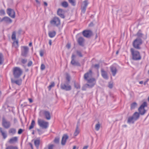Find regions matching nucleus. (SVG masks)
<instances>
[{
	"label": "nucleus",
	"instance_id": "1",
	"mask_svg": "<svg viewBox=\"0 0 149 149\" xmlns=\"http://www.w3.org/2000/svg\"><path fill=\"white\" fill-rule=\"evenodd\" d=\"M130 52L132 56V59L133 60L137 61L141 59V57L139 51L132 48L130 49Z\"/></svg>",
	"mask_w": 149,
	"mask_h": 149
},
{
	"label": "nucleus",
	"instance_id": "2",
	"mask_svg": "<svg viewBox=\"0 0 149 149\" xmlns=\"http://www.w3.org/2000/svg\"><path fill=\"white\" fill-rule=\"evenodd\" d=\"M13 75L15 78H19L22 74V71L19 67H15L13 69Z\"/></svg>",
	"mask_w": 149,
	"mask_h": 149
},
{
	"label": "nucleus",
	"instance_id": "3",
	"mask_svg": "<svg viewBox=\"0 0 149 149\" xmlns=\"http://www.w3.org/2000/svg\"><path fill=\"white\" fill-rule=\"evenodd\" d=\"M142 39L137 38L135 39L133 42V46L135 49H141L140 45L142 44Z\"/></svg>",
	"mask_w": 149,
	"mask_h": 149
},
{
	"label": "nucleus",
	"instance_id": "4",
	"mask_svg": "<svg viewBox=\"0 0 149 149\" xmlns=\"http://www.w3.org/2000/svg\"><path fill=\"white\" fill-rule=\"evenodd\" d=\"M147 106V104L146 102H144L140 106L138 109V111L141 115H143L146 113V110L144 109V108Z\"/></svg>",
	"mask_w": 149,
	"mask_h": 149
},
{
	"label": "nucleus",
	"instance_id": "5",
	"mask_svg": "<svg viewBox=\"0 0 149 149\" xmlns=\"http://www.w3.org/2000/svg\"><path fill=\"white\" fill-rule=\"evenodd\" d=\"M38 124L43 129H47L48 126V122L41 119H38Z\"/></svg>",
	"mask_w": 149,
	"mask_h": 149
},
{
	"label": "nucleus",
	"instance_id": "6",
	"mask_svg": "<svg viewBox=\"0 0 149 149\" xmlns=\"http://www.w3.org/2000/svg\"><path fill=\"white\" fill-rule=\"evenodd\" d=\"M68 82H65L64 84L62 83L61 84L60 87L61 89L66 91H69L71 89V87Z\"/></svg>",
	"mask_w": 149,
	"mask_h": 149
},
{
	"label": "nucleus",
	"instance_id": "7",
	"mask_svg": "<svg viewBox=\"0 0 149 149\" xmlns=\"http://www.w3.org/2000/svg\"><path fill=\"white\" fill-rule=\"evenodd\" d=\"M2 125L6 129H8L11 126L10 122L7 121L4 117H3L2 119Z\"/></svg>",
	"mask_w": 149,
	"mask_h": 149
},
{
	"label": "nucleus",
	"instance_id": "8",
	"mask_svg": "<svg viewBox=\"0 0 149 149\" xmlns=\"http://www.w3.org/2000/svg\"><path fill=\"white\" fill-rule=\"evenodd\" d=\"M50 23L52 25L58 26L60 24V20L59 18L55 17L50 21Z\"/></svg>",
	"mask_w": 149,
	"mask_h": 149
},
{
	"label": "nucleus",
	"instance_id": "9",
	"mask_svg": "<svg viewBox=\"0 0 149 149\" xmlns=\"http://www.w3.org/2000/svg\"><path fill=\"white\" fill-rule=\"evenodd\" d=\"M29 51V48L28 47L26 46L22 47L21 49V55L24 57H26Z\"/></svg>",
	"mask_w": 149,
	"mask_h": 149
},
{
	"label": "nucleus",
	"instance_id": "10",
	"mask_svg": "<svg viewBox=\"0 0 149 149\" xmlns=\"http://www.w3.org/2000/svg\"><path fill=\"white\" fill-rule=\"evenodd\" d=\"M87 81L89 84H86V85L88 86L89 88H92L95 85V80L94 78H90L86 80Z\"/></svg>",
	"mask_w": 149,
	"mask_h": 149
},
{
	"label": "nucleus",
	"instance_id": "11",
	"mask_svg": "<svg viewBox=\"0 0 149 149\" xmlns=\"http://www.w3.org/2000/svg\"><path fill=\"white\" fill-rule=\"evenodd\" d=\"M7 13L8 15L12 18L15 17V13L14 10L10 8H8L7 10Z\"/></svg>",
	"mask_w": 149,
	"mask_h": 149
},
{
	"label": "nucleus",
	"instance_id": "12",
	"mask_svg": "<svg viewBox=\"0 0 149 149\" xmlns=\"http://www.w3.org/2000/svg\"><path fill=\"white\" fill-rule=\"evenodd\" d=\"M92 32L91 30H84L82 32V34L85 37L87 38L90 37L92 35Z\"/></svg>",
	"mask_w": 149,
	"mask_h": 149
},
{
	"label": "nucleus",
	"instance_id": "13",
	"mask_svg": "<svg viewBox=\"0 0 149 149\" xmlns=\"http://www.w3.org/2000/svg\"><path fill=\"white\" fill-rule=\"evenodd\" d=\"M80 125V122L79 120L77 123L76 130L74 134V135L75 136H77L79 133L80 129L79 127Z\"/></svg>",
	"mask_w": 149,
	"mask_h": 149
},
{
	"label": "nucleus",
	"instance_id": "14",
	"mask_svg": "<svg viewBox=\"0 0 149 149\" xmlns=\"http://www.w3.org/2000/svg\"><path fill=\"white\" fill-rule=\"evenodd\" d=\"M0 20L1 22H4L5 23L9 24L12 22V20L8 17H4Z\"/></svg>",
	"mask_w": 149,
	"mask_h": 149
},
{
	"label": "nucleus",
	"instance_id": "15",
	"mask_svg": "<svg viewBox=\"0 0 149 149\" xmlns=\"http://www.w3.org/2000/svg\"><path fill=\"white\" fill-rule=\"evenodd\" d=\"M92 76V71L91 70H90L89 72H87L84 74V78L85 80H88V78L91 77Z\"/></svg>",
	"mask_w": 149,
	"mask_h": 149
},
{
	"label": "nucleus",
	"instance_id": "16",
	"mask_svg": "<svg viewBox=\"0 0 149 149\" xmlns=\"http://www.w3.org/2000/svg\"><path fill=\"white\" fill-rule=\"evenodd\" d=\"M101 71L102 76L103 78L106 79H108L109 77L108 76L107 72L103 68L101 69Z\"/></svg>",
	"mask_w": 149,
	"mask_h": 149
},
{
	"label": "nucleus",
	"instance_id": "17",
	"mask_svg": "<svg viewBox=\"0 0 149 149\" xmlns=\"http://www.w3.org/2000/svg\"><path fill=\"white\" fill-rule=\"evenodd\" d=\"M64 13V11L63 9L61 8L58 9L57 11V14L61 18H65Z\"/></svg>",
	"mask_w": 149,
	"mask_h": 149
},
{
	"label": "nucleus",
	"instance_id": "18",
	"mask_svg": "<svg viewBox=\"0 0 149 149\" xmlns=\"http://www.w3.org/2000/svg\"><path fill=\"white\" fill-rule=\"evenodd\" d=\"M42 113L45 115V118L48 120L51 119V116L50 112L48 111L44 110L42 111Z\"/></svg>",
	"mask_w": 149,
	"mask_h": 149
},
{
	"label": "nucleus",
	"instance_id": "19",
	"mask_svg": "<svg viewBox=\"0 0 149 149\" xmlns=\"http://www.w3.org/2000/svg\"><path fill=\"white\" fill-rule=\"evenodd\" d=\"M110 68L113 76H115L117 72V70L116 68L113 66H110Z\"/></svg>",
	"mask_w": 149,
	"mask_h": 149
},
{
	"label": "nucleus",
	"instance_id": "20",
	"mask_svg": "<svg viewBox=\"0 0 149 149\" xmlns=\"http://www.w3.org/2000/svg\"><path fill=\"white\" fill-rule=\"evenodd\" d=\"M68 138V136L66 134H65L63 135L62 137L61 143L63 145H65L66 142V140Z\"/></svg>",
	"mask_w": 149,
	"mask_h": 149
},
{
	"label": "nucleus",
	"instance_id": "21",
	"mask_svg": "<svg viewBox=\"0 0 149 149\" xmlns=\"http://www.w3.org/2000/svg\"><path fill=\"white\" fill-rule=\"evenodd\" d=\"M136 35L137 36V38H140L141 39V38H143L144 39H146V36L145 37H143L144 35L142 33L141 31L140 30L137 33Z\"/></svg>",
	"mask_w": 149,
	"mask_h": 149
},
{
	"label": "nucleus",
	"instance_id": "22",
	"mask_svg": "<svg viewBox=\"0 0 149 149\" xmlns=\"http://www.w3.org/2000/svg\"><path fill=\"white\" fill-rule=\"evenodd\" d=\"M84 39L81 37H79L77 40V42L79 45L81 46H84Z\"/></svg>",
	"mask_w": 149,
	"mask_h": 149
},
{
	"label": "nucleus",
	"instance_id": "23",
	"mask_svg": "<svg viewBox=\"0 0 149 149\" xmlns=\"http://www.w3.org/2000/svg\"><path fill=\"white\" fill-rule=\"evenodd\" d=\"M70 63L74 66H81V64H80V63L78 61H75V59H73L72 60Z\"/></svg>",
	"mask_w": 149,
	"mask_h": 149
},
{
	"label": "nucleus",
	"instance_id": "24",
	"mask_svg": "<svg viewBox=\"0 0 149 149\" xmlns=\"http://www.w3.org/2000/svg\"><path fill=\"white\" fill-rule=\"evenodd\" d=\"M84 6L81 8V12L84 13L85 12L86 7L88 5V3L86 1H85L84 2Z\"/></svg>",
	"mask_w": 149,
	"mask_h": 149
},
{
	"label": "nucleus",
	"instance_id": "25",
	"mask_svg": "<svg viewBox=\"0 0 149 149\" xmlns=\"http://www.w3.org/2000/svg\"><path fill=\"white\" fill-rule=\"evenodd\" d=\"M140 113L137 112H135L132 116L134 118V120H137L139 118L140 116Z\"/></svg>",
	"mask_w": 149,
	"mask_h": 149
},
{
	"label": "nucleus",
	"instance_id": "26",
	"mask_svg": "<svg viewBox=\"0 0 149 149\" xmlns=\"http://www.w3.org/2000/svg\"><path fill=\"white\" fill-rule=\"evenodd\" d=\"M0 132L3 136V139H5L7 137V135L5 132L3 131L1 127H0Z\"/></svg>",
	"mask_w": 149,
	"mask_h": 149
},
{
	"label": "nucleus",
	"instance_id": "27",
	"mask_svg": "<svg viewBox=\"0 0 149 149\" xmlns=\"http://www.w3.org/2000/svg\"><path fill=\"white\" fill-rule=\"evenodd\" d=\"M11 82L13 83H15L16 84L19 86L21 84L22 80L21 79L17 80H14L11 79Z\"/></svg>",
	"mask_w": 149,
	"mask_h": 149
},
{
	"label": "nucleus",
	"instance_id": "28",
	"mask_svg": "<svg viewBox=\"0 0 149 149\" xmlns=\"http://www.w3.org/2000/svg\"><path fill=\"white\" fill-rule=\"evenodd\" d=\"M135 120H134V119L132 116H130L128 118L127 120V123L129 124L132 123L133 124Z\"/></svg>",
	"mask_w": 149,
	"mask_h": 149
},
{
	"label": "nucleus",
	"instance_id": "29",
	"mask_svg": "<svg viewBox=\"0 0 149 149\" xmlns=\"http://www.w3.org/2000/svg\"><path fill=\"white\" fill-rule=\"evenodd\" d=\"M18 140V138L16 136L14 137L11 138L9 140V142L10 143H13L16 142Z\"/></svg>",
	"mask_w": 149,
	"mask_h": 149
},
{
	"label": "nucleus",
	"instance_id": "30",
	"mask_svg": "<svg viewBox=\"0 0 149 149\" xmlns=\"http://www.w3.org/2000/svg\"><path fill=\"white\" fill-rule=\"evenodd\" d=\"M56 32L54 31H50L48 33L49 36L51 38L54 37L56 35Z\"/></svg>",
	"mask_w": 149,
	"mask_h": 149
},
{
	"label": "nucleus",
	"instance_id": "31",
	"mask_svg": "<svg viewBox=\"0 0 149 149\" xmlns=\"http://www.w3.org/2000/svg\"><path fill=\"white\" fill-rule=\"evenodd\" d=\"M34 144L37 148L39 147L40 143V139H36L34 141Z\"/></svg>",
	"mask_w": 149,
	"mask_h": 149
},
{
	"label": "nucleus",
	"instance_id": "32",
	"mask_svg": "<svg viewBox=\"0 0 149 149\" xmlns=\"http://www.w3.org/2000/svg\"><path fill=\"white\" fill-rule=\"evenodd\" d=\"M16 132V130L14 128H11L8 131V132L9 134H15Z\"/></svg>",
	"mask_w": 149,
	"mask_h": 149
},
{
	"label": "nucleus",
	"instance_id": "33",
	"mask_svg": "<svg viewBox=\"0 0 149 149\" xmlns=\"http://www.w3.org/2000/svg\"><path fill=\"white\" fill-rule=\"evenodd\" d=\"M4 58L2 54L0 53V65H2L4 62Z\"/></svg>",
	"mask_w": 149,
	"mask_h": 149
},
{
	"label": "nucleus",
	"instance_id": "34",
	"mask_svg": "<svg viewBox=\"0 0 149 149\" xmlns=\"http://www.w3.org/2000/svg\"><path fill=\"white\" fill-rule=\"evenodd\" d=\"M137 106V104L136 102L132 103L131 105V110L134 109Z\"/></svg>",
	"mask_w": 149,
	"mask_h": 149
},
{
	"label": "nucleus",
	"instance_id": "35",
	"mask_svg": "<svg viewBox=\"0 0 149 149\" xmlns=\"http://www.w3.org/2000/svg\"><path fill=\"white\" fill-rule=\"evenodd\" d=\"M12 46L13 47L17 48L18 47V40H15L12 44Z\"/></svg>",
	"mask_w": 149,
	"mask_h": 149
},
{
	"label": "nucleus",
	"instance_id": "36",
	"mask_svg": "<svg viewBox=\"0 0 149 149\" xmlns=\"http://www.w3.org/2000/svg\"><path fill=\"white\" fill-rule=\"evenodd\" d=\"M61 5L63 7L65 8H66L68 6V4L67 2L64 1L62 2L61 3Z\"/></svg>",
	"mask_w": 149,
	"mask_h": 149
},
{
	"label": "nucleus",
	"instance_id": "37",
	"mask_svg": "<svg viewBox=\"0 0 149 149\" xmlns=\"http://www.w3.org/2000/svg\"><path fill=\"white\" fill-rule=\"evenodd\" d=\"M35 125V121L34 120L32 121L31 125L29 127V129L30 130L32 129L34 127Z\"/></svg>",
	"mask_w": 149,
	"mask_h": 149
},
{
	"label": "nucleus",
	"instance_id": "38",
	"mask_svg": "<svg viewBox=\"0 0 149 149\" xmlns=\"http://www.w3.org/2000/svg\"><path fill=\"white\" fill-rule=\"evenodd\" d=\"M11 38L13 40H15L16 39V32L15 31H13V32Z\"/></svg>",
	"mask_w": 149,
	"mask_h": 149
},
{
	"label": "nucleus",
	"instance_id": "39",
	"mask_svg": "<svg viewBox=\"0 0 149 149\" xmlns=\"http://www.w3.org/2000/svg\"><path fill=\"white\" fill-rule=\"evenodd\" d=\"M74 85L75 88H76L78 89L80 88V86L79 83L74 82Z\"/></svg>",
	"mask_w": 149,
	"mask_h": 149
},
{
	"label": "nucleus",
	"instance_id": "40",
	"mask_svg": "<svg viewBox=\"0 0 149 149\" xmlns=\"http://www.w3.org/2000/svg\"><path fill=\"white\" fill-rule=\"evenodd\" d=\"M6 149H18V148L17 147L14 146H9L7 147Z\"/></svg>",
	"mask_w": 149,
	"mask_h": 149
},
{
	"label": "nucleus",
	"instance_id": "41",
	"mask_svg": "<svg viewBox=\"0 0 149 149\" xmlns=\"http://www.w3.org/2000/svg\"><path fill=\"white\" fill-rule=\"evenodd\" d=\"M100 125L99 123V122L95 126V129L97 131H98L100 129Z\"/></svg>",
	"mask_w": 149,
	"mask_h": 149
},
{
	"label": "nucleus",
	"instance_id": "42",
	"mask_svg": "<svg viewBox=\"0 0 149 149\" xmlns=\"http://www.w3.org/2000/svg\"><path fill=\"white\" fill-rule=\"evenodd\" d=\"M66 79L67 81L66 82H68V83H70V77L69 74H67L66 77Z\"/></svg>",
	"mask_w": 149,
	"mask_h": 149
},
{
	"label": "nucleus",
	"instance_id": "43",
	"mask_svg": "<svg viewBox=\"0 0 149 149\" xmlns=\"http://www.w3.org/2000/svg\"><path fill=\"white\" fill-rule=\"evenodd\" d=\"M76 53L77 55L80 57H82L83 56V55L82 54V53L79 50H77L76 51Z\"/></svg>",
	"mask_w": 149,
	"mask_h": 149
},
{
	"label": "nucleus",
	"instance_id": "44",
	"mask_svg": "<svg viewBox=\"0 0 149 149\" xmlns=\"http://www.w3.org/2000/svg\"><path fill=\"white\" fill-rule=\"evenodd\" d=\"M55 85V84L54 82H52L51 84L49 85L48 86V89L49 91L50 90L51 88L52 87H53Z\"/></svg>",
	"mask_w": 149,
	"mask_h": 149
},
{
	"label": "nucleus",
	"instance_id": "45",
	"mask_svg": "<svg viewBox=\"0 0 149 149\" xmlns=\"http://www.w3.org/2000/svg\"><path fill=\"white\" fill-rule=\"evenodd\" d=\"M69 2L73 6L75 5V1L74 0H68Z\"/></svg>",
	"mask_w": 149,
	"mask_h": 149
},
{
	"label": "nucleus",
	"instance_id": "46",
	"mask_svg": "<svg viewBox=\"0 0 149 149\" xmlns=\"http://www.w3.org/2000/svg\"><path fill=\"white\" fill-rule=\"evenodd\" d=\"M5 14L4 10L1 9L0 10V14L1 15H4Z\"/></svg>",
	"mask_w": 149,
	"mask_h": 149
},
{
	"label": "nucleus",
	"instance_id": "47",
	"mask_svg": "<svg viewBox=\"0 0 149 149\" xmlns=\"http://www.w3.org/2000/svg\"><path fill=\"white\" fill-rule=\"evenodd\" d=\"M44 51L43 50H40V54L41 56L42 57L44 55Z\"/></svg>",
	"mask_w": 149,
	"mask_h": 149
},
{
	"label": "nucleus",
	"instance_id": "48",
	"mask_svg": "<svg viewBox=\"0 0 149 149\" xmlns=\"http://www.w3.org/2000/svg\"><path fill=\"white\" fill-rule=\"evenodd\" d=\"M45 69V65L43 64H42L41 65V67H40V69L42 70H43Z\"/></svg>",
	"mask_w": 149,
	"mask_h": 149
},
{
	"label": "nucleus",
	"instance_id": "49",
	"mask_svg": "<svg viewBox=\"0 0 149 149\" xmlns=\"http://www.w3.org/2000/svg\"><path fill=\"white\" fill-rule=\"evenodd\" d=\"M59 138H56L54 140V142L55 143H59Z\"/></svg>",
	"mask_w": 149,
	"mask_h": 149
},
{
	"label": "nucleus",
	"instance_id": "50",
	"mask_svg": "<svg viewBox=\"0 0 149 149\" xmlns=\"http://www.w3.org/2000/svg\"><path fill=\"white\" fill-rule=\"evenodd\" d=\"M27 61V60L26 59H22L21 60L22 63L24 64L26 63Z\"/></svg>",
	"mask_w": 149,
	"mask_h": 149
},
{
	"label": "nucleus",
	"instance_id": "51",
	"mask_svg": "<svg viewBox=\"0 0 149 149\" xmlns=\"http://www.w3.org/2000/svg\"><path fill=\"white\" fill-rule=\"evenodd\" d=\"M37 130L38 132V133H39V134H40V135L43 132H42V130H40V129H37Z\"/></svg>",
	"mask_w": 149,
	"mask_h": 149
},
{
	"label": "nucleus",
	"instance_id": "52",
	"mask_svg": "<svg viewBox=\"0 0 149 149\" xmlns=\"http://www.w3.org/2000/svg\"><path fill=\"white\" fill-rule=\"evenodd\" d=\"M32 64V62L31 61H30L28 63L27 66L28 67L31 66Z\"/></svg>",
	"mask_w": 149,
	"mask_h": 149
},
{
	"label": "nucleus",
	"instance_id": "53",
	"mask_svg": "<svg viewBox=\"0 0 149 149\" xmlns=\"http://www.w3.org/2000/svg\"><path fill=\"white\" fill-rule=\"evenodd\" d=\"M87 85L86 84L85 85L83 86L82 87V90L83 91H85L86 89V86Z\"/></svg>",
	"mask_w": 149,
	"mask_h": 149
},
{
	"label": "nucleus",
	"instance_id": "54",
	"mask_svg": "<svg viewBox=\"0 0 149 149\" xmlns=\"http://www.w3.org/2000/svg\"><path fill=\"white\" fill-rule=\"evenodd\" d=\"M54 146L53 144L49 145L48 146V149H53Z\"/></svg>",
	"mask_w": 149,
	"mask_h": 149
},
{
	"label": "nucleus",
	"instance_id": "55",
	"mask_svg": "<svg viewBox=\"0 0 149 149\" xmlns=\"http://www.w3.org/2000/svg\"><path fill=\"white\" fill-rule=\"evenodd\" d=\"M23 132V130L21 129H20L19 130L18 132V133L19 134H20L22 133Z\"/></svg>",
	"mask_w": 149,
	"mask_h": 149
},
{
	"label": "nucleus",
	"instance_id": "56",
	"mask_svg": "<svg viewBox=\"0 0 149 149\" xmlns=\"http://www.w3.org/2000/svg\"><path fill=\"white\" fill-rule=\"evenodd\" d=\"M94 67L97 69H98L99 68V64H96L94 65Z\"/></svg>",
	"mask_w": 149,
	"mask_h": 149
},
{
	"label": "nucleus",
	"instance_id": "57",
	"mask_svg": "<svg viewBox=\"0 0 149 149\" xmlns=\"http://www.w3.org/2000/svg\"><path fill=\"white\" fill-rule=\"evenodd\" d=\"M109 87L110 88H113V85L112 84H109Z\"/></svg>",
	"mask_w": 149,
	"mask_h": 149
},
{
	"label": "nucleus",
	"instance_id": "58",
	"mask_svg": "<svg viewBox=\"0 0 149 149\" xmlns=\"http://www.w3.org/2000/svg\"><path fill=\"white\" fill-rule=\"evenodd\" d=\"M75 57V55L74 54H72L71 57L72 60L73 59H74V58Z\"/></svg>",
	"mask_w": 149,
	"mask_h": 149
},
{
	"label": "nucleus",
	"instance_id": "59",
	"mask_svg": "<svg viewBox=\"0 0 149 149\" xmlns=\"http://www.w3.org/2000/svg\"><path fill=\"white\" fill-rule=\"evenodd\" d=\"M66 47L68 49H69L70 47V44H67L66 45Z\"/></svg>",
	"mask_w": 149,
	"mask_h": 149
},
{
	"label": "nucleus",
	"instance_id": "60",
	"mask_svg": "<svg viewBox=\"0 0 149 149\" xmlns=\"http://www.w3.org/2000/svg\"><path fill=\"white\" fill-rule=\"evenodd\" d=\"M49 44L50 45H51L52 44V41L51 40H49Z\"/></svg>",
	"mask_w": 149,
	"mask_h": 149
},
{
	"label": "nucleus",
	"instance_id": "61",
	"mask_svg": "<svg viewBox=\"0 0 149 149\" xmlns=\"http://www.w3.org/2000/svg\"><path fill=\"white\" fill-rule=\"evenodd\" d=\"M88 146H84L82 149H87L88 148Z\"/></svg>",
	"mask_w": 149,
	"mask_h": 149
},
{
	"label": "nucleus",
	"instance_id": "62",
	"mask_svg": "<svg viewBox=\"0 0 149 149\" xmlns=\"http://www.w3.org/2000/svg\"><path fill=\"white\" fill-rule=\"evenodd\" d=\"M29 102L31 103H32L33 102V100H32L31 98H29Z\"/></svg>",
	"mask_w": 149,
	"mask_h": 149
},
{
	"label": "nucleus",
	"instance_id": "63",
	"mask_svg": "<svg viewBox=\"0 0 149 149\" xmlns=\"http://www.w3.org/2000/svg\"><path fill=\"white\" fill-rule=\"evenodd\" d=\"M36 1V3L38 4H40V2L38 0H35Z\"/></svg>",
	"mask_w": 149,
	"mask_h": 149
},
{
	"label": "nucleus",
	"instance_id": "64",
	"mask_svg": "<svg viewBox=\"0 0 149 149\" xmlns=\"http://www.w3.org/2000/svg\"><path fill=\"white\" fill-rule=\"evenodd\" d=\"M44 4L46 6H47V3L45 2H44Z\"/></svg>",
	"mask_w": 149,
	"mask_h": 149
}]
</instances>
